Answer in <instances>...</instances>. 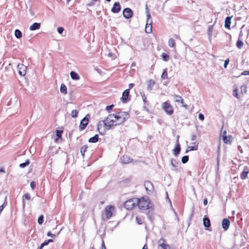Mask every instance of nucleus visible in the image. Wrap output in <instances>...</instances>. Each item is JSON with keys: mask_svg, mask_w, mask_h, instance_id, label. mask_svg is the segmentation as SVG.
<instances>
[{"mask_svg": "<svg viewBox=\"0 0 249 249\" xmlns=\"http://www.w3.org/2000/svg\"><path fill=\"white\" fill-rule=\"evenodd\" d=\"M166 199L168 201V202L170 203V204L171 205L172 203H171V201L170 200L169 197V196H168V193L166 192Z\"/></svg>", "mask_w": 249, "mask_h": 249, "instance_id": "680f3d73", "label": "nucleus"}, {"mask_svg": "<svg viewBox=\"0 0 249 249\" xmlns=\"http://www.w3.org/2000/svg\"><path fill=\"white\" fill-rule=\"evenodd\" d=\"M129 118L128 112L120 111L116 114H110L104 120V125L106 130H110L114 126L119 125L124 123Z\"/></svg>", "mask_w": 249, "mask_h": 249, "instance_id": "f257e3e1", "label": "nucleus"}, {"mask_svg": "<svg viewBox=\"0 0 249 249\" xmlns=\"http://www.w3.org/2000/svg\"><path fill=\"white\" fill-rule=\"evenodd\" d=\"M213 30V25L209 26V28H208V35L209 36V40H210L211 39Z\"/></svg>", "mask_w": 249, "mask_h": 249, "instance_id": "c756f323", "label": "nucleus"}, {"mask_svg": "<svg viewBox=\"0 0 249 249\" xmlns=\"http://www.w3.org/2000/svg\"><path fill=\"white\" fill-rule=\"evenodd\" d=\"M198 119L201 121H203L204 120V115L202 113H199L198 116Z\"/></svg>", "mask_w": 249, "mask_h": 249, "instance_id": "864d4df0", "label": "nucleus"}, {"mask_svg": "<svg viewBox=\"0 0 249 249\" xmlns=\"http://www.w3.org/2000/svg\"><path fill=\"white\" fill-rule=\"evenodd\" d=\"M171 164L174 167H178V162L173 158L170 160Z\"/></svg>", "mask_w": 249, "mask_h": 249, "instance_id": "7c9ffc66", "label": "nucleus"}, {"mask_svg": "<svg viewBox=\"0 0 249 249\" xmlns=\"http://www.w3.org/2000/svg\"><path fill=\"white\" fill-rule=\"evenodd\" d=\"M237 149L241 153H243V149L240 145L238 146Z\"/></svg>", "mask_w": 249, "mask_h": 249, "instance_id": "0e129e2a", "label": "nucleus"}, {"mask_svg": "<svg viewBox=\"0 0 249 249\" xmlns=\"http://www.w3.org/2000/svg\"><path fill=\"white\" fill-rule=\"evenodd\" d=\"M31 199L30 195L28 193L25 194L22 197V207L24 209L25 207V199L30 200Z\"/></svg>", "mask_w": 249, "mask_h": 249, "instance_id": "4be33fe9", "label": "nucleus"}, {"mask_svg": "<svg viewBox=\"0 0 249 249\" xmlns=\"http://www.w3.org/2000/svg\"><path fill=\"white\" fill-rule=\"evenodd\" d=\"M178 138H179V136H178L177 137V138H178L177 142V144H176V146L173 150L174 155L176 157L178 156V155L179 154L180 150H181L180 145L178 141Z\"/></svg>", "mask_w": 249, "mask_h": 249, "instance_id": "dca6fc26", "label": "nucleus"}, {"mask_svg": "<svg viewBox=\"0 0 249 249\" xmlns=\"http://www.w3.org/2000/svg\"><path fill=\"white\" fill-rule=\"evenodd\" d=\"M114 210V207L112 205H108L105 208L106 218L109 219L112 216V211Z\"/></svg>", "mask_w": 249, "mask_h": 249, "instance_id": "1a4fd4ad", "label": "nucleus"}, {"mask_svg": "<svg viewBox=\"0 0 249 249\" xmlns=\"http://www.w3.org/2000/svg\"><path fill=\"white\" fill-rule=\"evenodd\" d=\"M238 89H234V90H233V95L237 98V99H239L240 98V97H239V95L238 94Z\"/></svg>", "mask_w": 249, "mask_h": 249, "instance_id": "37998d69", "label": "nucleus"}, {"mask_svg": "<svg viewBox=\"0 0 249 249\" xmlns=\"http://www.w3.org/2000/svg\"><path fill=\"white\" fill-rule=\"evenodd\" d=\"M222 139L224 143L226 144H230L232 140V137L231 135H224L222 136Z\"/></svg>", "mask_w": 249, "mask_h": 249, "instance_id": "a211bd4d", "label": "nucleus"}, {"mask_svg": "<svg viewBox=\"0 0 249 249\" xmlns=\"http://www.w3.org/2000/svg\"><path fill=\"white\" fill-rule=\"evenodd\" d=\"M14 34L17 38L19 39L22 37V34L19 29H16Z\"/></svg>", "mask_w": 249, "mask_h": 249, "instance_id": "cd10ccee", "label": "nucleus"}, {"mask_svg": "<svg viewBox=\"0 0 249 249\" xmlns=\"http://www.w3.org/2000/svg\"><path fill=\"white\" fill-rule=\"evenodd\" d=\"M136 220L137 221V223L138 224H142V220L141 219V218L138 216H137L136 217Z\"/></svg>", "mask_w": 249, "mask_h": 249, "instance_id": "5fc2aeb1", "label": "nucleus"}, {"mask_svg": "<svg viewBox=\"0 0 249 249\" xmlns=\"http://www.w3.org/2000/svg\"><path fill=\"white\" fill-rule=\"evenodd\" d=\"M194 214V209L193 208L192 211V213L190 214V217H189L190 221H191L192 220V218L193 217Z\"/></svg>", "mask_w": 249, "mask_h": 249, "instance_id": "13d9d810", "label": "nucleus"}, {"mask_svg": "<svg viewBox=\"0 0 249 249\" xmlns=\"http://www.w3.org/2000/svg\"><path fill=\"white\" fill-rule=\"evenodd\" d=\"M231 17H227L225 19V25L224 26L226 28L230 29L231 23Z\"/></svg>", "mask_w": 249, "mask_h": 249, "instance_id": "412c9836", "label": "nucleus"}, {"mask_svg": "<svg viewBox=\"0 0 249 249\" xmlns=\"http://www.w3.org/2000/svg\"><path fill=\"white\" fill-rule=\"evenodd\" d=\"M241 75H249V71H245L241 73Z\"/></svg>", "mask_w": 249, "mask_h": 249, "instance_id": "bf43d9fd", "label": "nucleus"}, {"mask_svg": "<svg viewBox=\"0 0 249 249\" xmlns=\"http://www.w3.org/2000/svg\"><path fill=\"white\" fill-rule=\"evenodd\" d=\"M30 186L33 190H34L36 187V183L35 181H32L30 183Z\"/></svg>", "mask_w": 249, "mask_h": 249, "instance_id": "09e8293b", "label": "nucleus"}, {"mask_svg": "<svg viewBox=\"0 0 249 249\" xmlns=\"http://www.w3.org/2000/svg\"><path fill=\"white\" fill-rule=\"evenodd\" d=\"M130 89H126L124 91L121 97L122 102L123 103H126L130 100L128 98L129 95Z\"/></svg>", "mask_w": 249, "mask_h": 249, "instance_id": "9d476101", "label": "nucleus"}, {"mask_svg": "<svg viewBox=\"0 0 249 249\" xmlns=\"http://www.w3.org/2000/svg\"><path fill=\"white\" fill-rule=\"evenodd\" d=\"M243 45H244V43L242 41V40L238 39V40L237 41L236 43V47L238 49H240L243 47Z\"/></svg>", "mask_w": 249, "mask_h": 249, "instance_id": "f704fd0d", "label": "nucleus"}, {"mask_svg": "<svg viewBox=\"0 0 249 249\" xmlns=\"http://www.w3.org/2000/svg\"><path fill=\"white\" fill-rule=\"evenodd\" d=\"M148 210H149L146 213V214L148 219L151 222H152L154 220V208L151 207V209H148Z\"/></svg>", "mask_w": 249, "mask_h": 249, "instance_id": "f3484780", "label": "nucleus"}, {"mask_svg": "<svg viewBox=\"0 0 249 249\" xmlns=\"http://www.w3.org/2000/svg\"><path fill=\"white\" fill-rule=\"evenodd\" d=\"M168 46L170 47H174L175 45V40L172 38H171L169 39L168 40Z\"/></svg>", "mask_w": 249, "mask_h": 249, "instance_id": "c9c22d12", "label": "nucleus"}, {"mask_svg": "<svg viewBox=\"0 0 249 249\" xmlns=\"http://www.w3.org/2000/svg\"><path fill=\"white\" fill-rule=\"evenodd\" d=\"M173 96L175 99V102H180L182 104L184 103V100L181 96L176 94L174 95Z\"/></svg>", "mask_w": 249, "mask_h": 249, "instance_id": "a878e982", "label": "nucleus"}, {"mask_svg": "<svg viewBox=\"0 0 249 249\" xmlns=\"http://www.w3.org/2000/svg\"><path fill=\"white\" fill-rule=\"evenodd\" d=\"M78 111L76 109L72 110L71 112V116L72 118H76L78 116Z\"/></svg>", "mask_w": 249, "mask_h": 249, "instance_id": "ea45409f", "label": "nucleus"}, {"mask_svg": "<svg viewBox=\"0 0 249 249\" xmlns=\"http://www.w3.org/2000/svg\"><path fill=\"white\" fill-rule=\"evenodd\" d=\"M30 163V160L29 159H27L26 160L25 162L20 163L19 166L21 168H23L29 165Z\"/></svg>", "mask_w": 249, "mask_h": 249, "instance_id": "2f4dec72", "label": "nucleus"}, {"mask_svg": "<svg viewBox=\"0 0 249 249\" xmlns=\"http://www.w3.org/2000/svg\"><path fill=\"white\" fill-rule=\"evenodd\" d=\"M124 207L127 210H131L133 209L135 206V203L133 199H130L126 200L124 203Z\"/></svg>", "mask_w": 249, "mask_h": 249, "instance_id": "6e6552de", "label": "nucleus"}, {"mask_svg": "<svg viewBox=\"0 0 249 249\" xmlns=\"http://www.w3.org/2000/svg\"><path fill=\"white\" fill-rule=\"evenodd\" d=\"M161 78L162 79H168V73H167V69H165L163 70V71L161 74Z\"/></svg>", "mask_w": 249, "mask_h": 249, "instance_id": "72a5a7b5", "label": "nucleus"}, {"mask_svg": "<svg viewBox=\"0 0 249 249\" xmlns=\"http://www.w3.org/2000/svg\"><path fill=\"white\" fill-rule=\"evenodd\" d=\"M188 149L190 151H195L197 150V145H194V146H188Z\"/></svg>", "mask_w": 249, "mask_h": 249, "instance_id": "49530a36", "label": "nucleus"}, {"mask_svg": "<svg viewBox=\"0 0 249 249\" xmlns=\"http://www.w3.org/2000/svg\"><path fill=\"white\" fill-rule=\"evenodd\" d=\"M121 10V6L119 2H115L112 8L111 9V11L113 13H118Z\"/></svg>", "mask_w": 249, "mask_h": 249, "instance_id": "ddd939ff", "label": "nucleus"}, {"mask_svg": "<svg viewBox=\"0 0 249 249\" xmlns=\"http://www.w3.org/2000/svg\"><path fill=\"white\" fill-rule=\"evenodd\" d=\"M162 58L164 61H167L169 59V56L166 53H163L161 54Z\"/></svg>", "mask_w": 249, "mask_h": 249, "instance_id": "a19ab883", "label": "nucleus"}, {"mask_svg": "<svg viewBox=\"0 0 249 249\" xmlns=\"http://www.w3.org/2000/svg\"><path fill=\"white\" fill-rule=\"evenodd\" d=\"M48 244H49L47 242V240L45 241L43 243H42V246H44V247L45 246H47Z\"/></svg>", "mask_w": 249, "mask_h": 249, "instance_id": "69168bd1", "label": "nucleus"}, {"mask_svg": "<svg viewBox=\"0 0 249 249\" xmlns=\"http://www.w3.org/2000/svg\"><path fill=\"white\" fill-rule=\"evenodd\" d=\"M243 32L242 31H240L239 36H238V39H242V37L243 36Z\"/></svg>", "mask_w": 249, "mask_h": 249, "instance_id": "e2e57ef3", "label": "nucleus"}, {"mask_svg": "<svg viewBox=\"0 0 249 249\" xmlns=\"http://www.w3.org/2000/svg\"><path fill=\"white\" fill-rule=\"evenodd\" d=\"M189 160V156H184L181 158V162L182 163L185 164L187 163Z\"/></svg>", "mask_w": 249, "mask_h": 249, "instance_id": "58836bf2", "label": "nucleus"}, {"mask_svg": "<svg viewBox=\"0 0 249 249\" xmlns=\"http://www.w3.org/2000/svg\"><path fill=\"white\" fill-rule=\"evenodd\" d=\"M160 247L162 249H171L170 246L169 245L163 242H162V244L160 245Z\"/></svg>", "mask_w": 249, "mask_h": 249, "instance_id": "79ce46f5", "label": "nucleus"}, {"mask_svg": "<svg viewBox=\"0 0 249 249\" xmlns=\"http://www.w3.org/2000/svg\"><path fill=\"white\" fill-rule=\"evenodd\" d=\"M99 140V136L98 134L95 135L93 137L90 138L88 142L89 143H95L97 142Z\"/></svg>", "mask_w": 249, "mask_h": 249, "instance_id": "b1692460", "label": "nucleus"}, {"mask_svg": "<svg viewBox=\"0 0 249 249\" xmlns=\"http://www.w3.org/2000/svg\"><path fill=\"white\" fill-rule=\"evenodd\" d=\"M249 173V167L247 166H244L243 170L240 175V178L244 180L248 178V175Z\"/></svg>", "mask_w": 249, "mask_h": 249, "instance_id": "f8f14e48", "label": "nucleus"}, {"mask_svg": "<svg viewBox=\"0 0 249 249\" xmlns=\"http://www.w3.org/2000/svg\"><path fill=\"white\" fill-rule=\"evenodd\" d=\"M88 146L87 145H83L80 149V152L83 157H85V153L87 151Z\"/></svg>", "mask_w": 249, "mask_h": 249, "instance_id": "473e14b6", "label": "nucleus"}, {"mask_svg": "<svg viewBox=\"0 0 249 249\" xmlns=\"http://www.w3.org/2000/svg\"><path fill=\"white\" fill-rule=\"evenodd\" d=\"M47 235L49 237H51L52 238H54L56 236L55 234L52 233L51 231L48 232L47 233Z\"/></svg>", "mask_w": 249, "mask_h": 249, "instance_id": "603ef678", "label": "nucleus"}, {"mask_svg": "<svg viewBox=\"0 0 249 249\" xmlns=\"http://www.w3.org/2000/svg\"><path fill=\"white\" fill-rule=\"evenodd\" d=\"M221 224L222 228L224 231H227L229 228L231 222L228 218H225L222 220Z\"/></svg>", "mask_w": 249, "mask_h": 249, "instance_id": "4468645a", "label": "nucleus"}, {"mask_svg": "<svg viewBox=\"0 0 249 249\" xmlns=\"http://www.w3.org/2000/svg\"><path fill=\"white\" fill-rule=\"evenodd\" d=\"M242 94H246L247 91V87L246 85H243L240 87Z\"/></svg>", "mask_w": 249, "mask_h": 249, "instance_id": "e433bc0d", "label": "nucleus"}, {"mask_svg": "<svg viewBox=\"0 0 249 249\" xmlns=\"http://www.w3.org/2000/svg\"><path fill=\"white\" fill-rule=\"evenodd\" d=\"M120 160L122 163L128 164L131 162L133 160V159L129 156L124 155L121 157Z\"/></svg>", "mask_w": 249, "mask_h": 249, "instance_id": "2eb2a0df", "label": "nucleus"}, {"mask_svg": "<svg viewBox=\"0 0 249 249\" xmlns=\"http://www.w3.org/2000/svg\"><path fill=\"white\" fill-rule=\"evenodd\" d=\"M18 74L24 76L26 73V67L22 64H18L17 66Z\"/></svg>", "mask_w": 249, "mask_h": 249, "instance_id": "9b49d317", "label": "nucleus"}, {"mask_svg": "<svg viewBox=\"0 0 249 249\" xmlns=\"http://www.w3.org/2000/svg\"><path fill=\"white\" fill-rule=\"evenodd\" d=\"M140 94L142 97V101L144 104L145 105H147V101L146 100V97L145 95V94L143 92H140Z\"/></svg>", "mask_w": 249, "mask_h": 249, "instance_id": "4c0bfd02", "label": "nucleus"}, {"mask_svg": "<svg viewBox=\"0 0 249 249\" xmlns=\"http://www.w3.org/2000/svg\"><path fill=\"white\" fill-rule=\"evenodd\" d=\"M70 75L72 79L74 80H78L80 79V76L78 74L74 71H71L70 72Z\"/></svg>", "mask_w": 249, "mask_h": 249, "instance_id": "5701e85b", "label": "nucleus"}, {"mask_svg": "<svg viewBox=\"0 0 249 249\" xmlns=\"http://www.w3.org/2000/svg\"><path fill=\"white\" fill-rule=\"evenodd\" d=\"M113 107L114 105L113 104L109 106H107L106 107V110H107L108 112H110Z\"/></svg>", "mask_w": 249, "mask_h": 249, "instance_id": "de8ad7c7", "label": "nucleus"}, {"mask_svg": "<svg viewBox=\"0 0 249 249\" xmlns=\"http://www.w3.org/2000/svg\"><path fill=\"white\" fill-rule=\"evenodd\" d=\"M57 31L59 34L62 35L64 31V29L62 27H59L57 28Z\"/></svg>", "mask_w": 249, "mask_h": 249, "instance_id": "a18cd8bd", "label": "nucleus"}, {"mask_svg": "<svg viewBox=\"0 0 249 249\" xmlns=\"http://www.w3.org/2000/svg\"><path fill=\"white\" fill-rule=\"evenodd\" d=\"M162 107L166 113L168 115H171L174 113V108L168 101L162 103Z\"/></svg>", "mask_w": 249, "mask_h": 249, "instance_id": "7ed1b4c3", "label": "nucleus"}, {"mask_svg": "<svg viewBox=\"0 0 249 249\" xmlns=\"http://www.w3.org/2000/svg\"><path fill=\"white\" fill-rule=\"evenodd\" d=\"M203 224L207 230L209 231H212L211 229H210L211 225L210 219L207 215H204L203 217Z\"/></svg>", "mask_w": 249, "mask_h": 249, "instance_id": "0eeeda50", "label": "nucleus"}, {"mask_svg": "<svg viewBox=\"0 0 249 249\" xmlns=\"http://www.w3.org/2000/svg\"><path fill=\"white\" fill-rule=\"evenodd\" d=\"M40 26V23L35 22L30 26L29 29L30 31H35L39 29Z\"/></svg>", "mask_w": 249, "mask_h": 249, "instance_id": "6ab92c4d", "label": "nucleus"}, {"mask_svg": "<svg viewBox=\"0 0 249 249\" xmlns=\"http://www.w3.org/2000/svg\"><path fill=\"white\" fill-rule=\"evenodd\" d=\"M152 20H150V23H146L145 28V31L146 33H150L152 32Z\"/></svg>", "mask_w": 249, "mask_h": 249, "instance_id": "aec40b11", "label": "nucleus"}, {"mask_svg": "<svg viewBox=\"0 0 249 249\" xmlns=\"http://www.w3.org/2000/svg\"><path fill=\"white\" fill-rule=\"evenodd\" d=\"M60 92L62 93H67V88L64 84H62L60 86Z\"/></svg>", "mask_w": 249, "mask_h": 249, "instance_id": "c85d7f7f", "label": "nucleus"}, {"mask_svg": "<svg viewBox=\"0 0 249 249\" xmlns=\"http://www.w3.org/2000/svg\"><path fill=\"white\" fill-rule=\"evenodd\" d=\"M55 132H56V138L55 140V142H57V141L58 139L61 138L62 134L63 133V130L57 129L56 130Z\"/></svg>", "mask_w": 249, "mask_h": 249, "instance_id": "bb28decb", "label": "nucleus"}, {"mask_svg": "<svg viewBox=\"0 0 249 249\" xmlns=\"http://www.w3.org/2000/svg\"><path fill=\"white\" fill-rule=\"evenodd\" d=\"M123 15L126 19L131 18L133 15V12L130 8H125L123 11Z\"/></svg>", "mask_w": 249, "mask_h": 249, "instance_id": "423d86ee", "label": "nucleus"}, {"mask_svg": "<svg viewBox=\"0 0 249 249\" xmlns=\"http://www.w3.org/2000/svg\"><path fill=\"white\" fill-rule=\"evenodd\" d=\"M208 203V200H207V198H205L204 200H203V204L204 205H206Z\"/></svg>", "mask_w": 249, "mask_h": 249, "instance_id": "338daca9", "label": "nucleus"}, {"mask_svg": "<svg viewBox=\"0 0 249 249\" xmlns=\"http://www.w3.org/2000/svg\"><path fill=\"white\" fill-rule=\"evenodd\" d=\"M146 16H147V23H149V19L151 18V16H150V13H149L148 11L147 12V15Z\"/></svg>", "mask_w": 249, "mask_h": 249, "instance_id": "4d7b16f0", "label": "nucleus"}, {"mask_svg": "<svg viewBox=\"0 0 249 249\" xmlns=\"http://www.w3.org/2000/svg\"><path fill=\"white\" fill-rule=\"evenodd\" d=\"M43 221H44V216H43V215H41L39 216V217L38 218V220H37L38 223L39 225H41L43 223Z\"/></svg>", "mask_w": 249, "mask_h": 249, "instance_id": "c03bdc74", "label": "nucleus"}, {"mask_svg": "<svg viewBox=\"0 0 249 249\" xmlns=\"http://www.w3.org/2000/svg\"><path fill=\"white\" fill-rule=\"evenodd\" d=\"M138 205L140 209L142 210H148V209H151L150 206V200L149 198H145L144 197H142L141 199H138Z\"/></svg>", "mask_w": 249, "mask_h": 249, "instance_id": "f03ea898", "label": "nucleus"}, {"mask_svg": "<svg viewBox=\"0 0 249 249\" xmlns=\"http://www.w3.org/2000/svg\"><path fill=\"white\" fill-rule=\"evenodd\" d=\"M155 84V82L154 80L152 79H150L148 81V84H147V89L148 90H151L153 89V88Z\"/></svg>", "mask_w": 249, "mask_h": 249, "instance_id": "393cba45", "label": "nucleus"}, {"mask_svg": "<svg viewBox=\"0 0 249 249\" xmlns=\"http://www.w3.org/2000/svg\"><path fill=\"white\" fill-rule=\"evenodd\" d=\"M89 114H88L81 120L79 126L80 131H82L86 128L89 121Z\"/></svg>", "mask_w": 249, "mask_h": 249, "instance_id": "20e7f679", "label": "nucleus"}, {"mask_svg": "<svg viewBox=\"0 0 249 249\" xmlns=\"http://www.w3.org/2000/svg\"><path fill=\"white\" fill-rule=\"evenodd\" d=\"M130 181V178H126L124 180V183H128Z\"/></svg>", "mask_w": 249, "mask_h": 249, "instance_id": "774afa93", "label": "nucleus"}, {"mask_svg": "<svg viewBox=\"0 0 249 249\" xmlns=\"http://www.w3.org/2000/svg\"><path fill=\"white\" fill-rule=\"evenodd\" d=\"M165 240L163 239V238H160L159 241H158V245L160 247V245L162 244V242L163 243H165Z\"/></svg>", "mask_w": 249, "mask_h": 249, "instance_id": "6e6d98bb", "label": "nucleus"}, {"mask_svg": "<svg viewBox=\"0 0 249 249\" xmlns=\"http://www.w3.org/2000/svg\"><path fill=\"white\" fill-rule=\"evenodd\" d=\"M196 135L195 134H192L191 135V140L192 141H195L196 139Z\"/></svg>", "mask_w": 249, "mask_h": 249, "instance_id": "052dcab7", "label": "nucleus"}, {"mask_svg": "<svg viewBox=\"0 0 249 249\" xmlns=\"http://www.w3.org/2000/svg\"><path fill=\"white\" fill-rule=\"evenodd\" d=\"M230 62V59L228 58L227 59L225 60L224 61L223 67L224 68H227L228 65L229 64Z\"/></svg>", "mask_w": 249, "mask_h": 249, "instance_id": "8fccbe9b", "label": "nucleus"}, {"mask_svg": "<svg viewBox=\"0 0 249 249\" xmlns=\"http://www.w3.org/2000/svg\"><path fill=\"white\" fill-rule=\"evenodd\" d=\"M104 120L100 121L97 124V129L99 130L100 126H102L103 124H104Z\"/></svg>", "mask_w": 249, "mask_h": 249, "instance_id": "3c124183", "label": "nucleus"}, {"mask_svg": "<svg viewBox=\"0 0 249 249\" xmlns=\"http://www.w3.org/2000/svg\"><path fill=\"white\" fill-rule=\"evenodd\" d=\"M144 185L147 193L148 195L152 194L154 191V187L153 183L150 181L146 180L144 182Z\"/></svg>", "mask_w": 249, "mask_h": 249, "instance_id": "39448f33", "label": "nucleus"}]
</instances>
